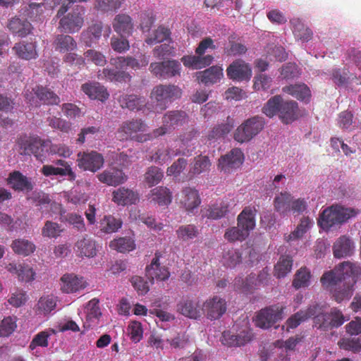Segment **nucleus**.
<instances>
[{"instance_id":"nucleus-1","label":"nucleus","mask_w":361,"mask_h":361,"mask_svg":"<svg viewBox=\"0 0 361 361\" xmlns=\"http://www.w3.org/2000/svg\"><path fill=\"white\" fill-rule=\"evenodd\" d=\"M262 112L269 118L278 115L285 124L291 123L299 117L298 103L293 100L284 101L281 95L271 97L264 105Z\"/></svg>"},{"instance_id":"nucleus-2","label":"nucleus","mask_w":361,"mask_h":361,"mask_svg":"<svg viewBox=\"0 0 361 361\" xmlns=\"http://www.w3.org/2000/svg\"><path fill=\"white\" fill-rule=\"evenodd\" d=\"M320 282L322 287L330 292L337 302L349 300L353 294L354 289L350 288L351 284H345L336 267L325 271L320 279Z\"/></svg>"},{"instance_id":"nucleus-3","label":"nucleus","mask_w":361,"mask_h":361,"mask_svg":"<svg viewBox=\"0 0 361 361\" xmlns=\"http://www.w3.org/2000/svg\"><path fill=\"white\" fill-rule=\"evenodd\" d=\"M255 209L245 207L238 216V226L227 229L224 238L229 242L243 241L255 226Z\"/></svg>"},{"instance_id":"nucleus-4","label":"nucleus","mask_w":361,"mask_h":361,"mask_svg":"<svg viewBox=\"0 0 361 361\" xmlns=\"http://www.w3.org/2000/svg\"><path fill=\"white\" fill-rule=\"evenodd\" d=\"M357 213L353 208L334 204L322 211L318 219V225L324 230H329L334 226L343 224Z\"/></svg>"},{"instance_id":"nucleus-5","label":"nucleus","mask_w":361,"mask_h":361,"mask_svg":"<svg viewBox=\"0 0 361 361\" xmlns=\"http://www.w3.org/2000/svg\"><path fill=\"white\" fill-rule=\"evenodd\" d=\"M146 124L141 119H132L122 123L116 135L120 140H132L138 142H145L149 138V135L142 134Z\"/></svg>"},{"instance_id":"nucleus-6","label":"nucleus","mask_w":361,"mask_h":361,"mask_svg":"<svg viewBox=\"0 0 361 361\" xmlns=\"http://www.w3.org/2000/svg\"><path fill=\"white\" fill-rule=\"evenodd\" d=\"M182 94L181 89L175 85H158L152 90L151 98L157 104V108L164 111L168 107V104L173 101L180 98Z\"/></svg>"},{"instance_id":"nucleus-7","label":"nucleus","mask_w":361,"mask_h":361,"mask_svg":"<svg viewBox=\"0 0 361 361\" xmlns=\"http://www.w3.org/2000/svg\"><path fill=\"white\" fill-rule=\"evenodd\" d=\"M25 97L31 106H38L39 102L47 105H58L59 97L47 87L36 85L31 91L27 90Z\"/></svg>"},{"instance_id":"nucleus-8","label":"nucleus","mask_w":361,"mask_h":361,"mask_svg":"<svg viewBox=\"0 0 361 361\" xmlns=\"http://www.w3.org/2000/svg\"><path fill=\"white\" fill-rule=\"evenodd\" d=\"M264 126V121L262 117L254 116L248 118L237 128L234 133V140L240 143L249 142L259 133Z\"/></svg>"},{"instance_id":"nucleus-9","label":"nucleus","mask_w":361,"mask_h":361,"mask_svg":"<svg viewBox=\"0 0 361 361\" xmlns=\"http://www.w3.org/2000/svg\"><path fill=\"white\" fill-rule=\"evenodd\" d=\"M85 8L77 6L71 12L60 17L59 28L61 31L68 33L78 32L84 24Z\"/></svg>"},{"instance_id":"nucleus-10","label":"nucleus","mask_w":361,"mask_h":361,"mask_svg":"<svg viewBox=\"0 0 361 361\" xmlns=\"http://www.w3.org/2000/svg\"><path fill=\"white\" fill-rule=\"evenodd\" d=\"M149 69L156 78L169 79L180 75L181 65L175 59H169L161 62H152Z\"/></svg>"},{"instance_id":"nucleus-11","label":"nucleus","mask_w":361,"mask_h":361,"mask_svg":"<svg viewBox=\"0 0 361 361\" xmlns=\"http://www.w3.org/2000/svg\"><path fill=\"white\" fill-rule=\"evenodd\" d=\"M284 307L279 305H271L259 310L255 317V322L261 329H269L283 317Z\"/></svg>"},{"instance_id":"nucleus-12","label":"nucleus","mask_w":361,"mask_h":361,"mask_svg":"<svg viewBox=\"0 0 361 361\" xmlns=\"http://www.w3.org/2000/svg\"><path fill=\"white\" fill-rule=\"evenodd\" d=\"M18 144L23 150L21 154H32L40 161L44 160L47 152V145L44 140L39 137H20L18 140Z\"/></svg>"},{"instance_id":"nucleus-13","label":"nucleus","mask_w":361,"mask_h":361,"mask_svg":"<svg viewBox=\"0 0 361 361\" xmlns=\"http://www.w3.org/2000/svg\"><path fill=\"white\" fill-rule=\"evenodd\" d=\"M202 310L208 319H219L227 310V302L224 298L213 295L204 302Z\"/></svg>"},{"instance_id":"nucleus-14","label":"nucleus","mask_w":361,"mask_h":361,"mask_svg":"<svg viewBox=\"0 0 361 361\" xmlns=\"http://www.w3.org/2000/svg\"><path fill=\"white\" fill-rule=\"evenodd\" d=\"M244 160V154L238 148H234L219 159L218 168L225 173H230L240 167Z\"/></svg>"},{"instance_id":"nucleus-15","label":"nucleus","mask_w":361,"mask_h":361,"mask_svg":"<svg viewBox=\"0 0 361 361\" xmlns=\"http://www.w3.org/2000/svg\"><path fill=\"white\" fill-rule=\"evenodd\" d=\"M337 271L345 285H350V288H353L359 276L361 274V268L356 263L349 261L343 262L336 267Z\"/></svg>"},{"instance_id":"nucleus-16","label":"nucleus","mask_w":361,"mask_h":361,"mask_svg":"<svg viewBox=\"0 0 361 361\" xmlns=\"http://www.w3.org/2000/svg\"><path fill=\"white\" fill-rule=\"evenodd\" d=\"M179 202L188 214L194 213L201 203L198 190L194 188L185 187L180 192Z\"/></svg>"},{"instance_id":"nucleus-17","label":"nucleus","mask_w":361,"mask_h":361,"mask_svg":"<svg viewBox=\"0 0 361 361\" xmlns=\"http://www.w3.org/2000/svg\"><path fill=\"white\" fill-rule=\"evenodd\" d=\"M6 183L14 190L24 192H31L35 185L31 178L24 176L19 171L11 172L6 178Z\"/></svg>"},{"instance_id":"nucleus-18","label":"nucleus","mask_w":361,"mask_h":361,"mask_svg":"<svg viewBox=\"0 0 361 361\" xmlns=\"http://www.w3.org/2000/svg\"><path fill=\"white\" fill-rule=\"evenodd\" d=\"M104 162V157L100 153L91 151L82 154L78 159V166L85 171L95 172L103 166Z\"/></svg>"},{"instance_id":"nucleus-19","label":"nucleus","mask_w":361,"mask_h":361,"mask_svg":"<svg viewBox=\"0 0 361 361\" xmlns=\"http://www.w3.org/2000/svg\"><path fill=\"white\" fill-rule=\"evenodd\" d=\"M228 77L233 80L242 81L251 77L250 66L241 59L234 61L226 70Z\"/></svg>"},{"instance_id":"nucleus-20","label":"nucleus","mask_w":361,"mask_h":361,"mask_svg":"<svg viewBox=\"0 0 361 361\" xmlns=\"http://www.w3.org/2000/svg\"><path fill=\"white\" fill-rule=\"evenodd\" d=\"M161 254L156 252L154 257L152 259L151 264L146 267V276L149 280L153 281H165L169 277V271L165 267H161L159 258Z\"/></svg>"},{"instance_id":"nucleus-21","label":"nucleus","mask_w":361,"mask_h":361,"mask_svg":"<svg viewBox=\"0 0 361 361\" xmlns=\"http://www.w3.org/2000/svg\"><path fill=\"white\" fill-rule=\"evenodd\" d=\"M318 309L319 305L314 304L310 305L306 310H301L293 314L286 322V331H288L290 329H295L302 322L313 317L318 312Z\"/></svg>"},{"instance_id":"nucleus-22","label":"nucleus","mask_w":361,"mask_h":361,"mask_svg":"<svg viewBox=\"0 0 361 361\" xmlns=\"http://www.w3.org/2000/svg\"><path fill=\"white\" fill-rule=\"evenodd\" d=\"M99 180L110 186H117L127 180V176L121 169L111 168L97 175Z\"/></svg>"},{"instance_id":"nucleus-23","label":"nucleus","mask_w":361,"mask_h":361,"mask_svg":"<svg viewBox=\"0 0 361 361\" xmlns=\"http://www.w3.org/2000/svg\"><path fill=\"white\" fill-rule=\"evenodd\" d=\"M81 90L91 99H97L101 102H104L109 96L106 88L96 82H89L82 84Z\"/></svg>"},{"instance_id":"nucleus-24","label":"nucleus","mask_w":361,"mask_h":361,"mask_svg":"<svg viewBox=\"0 0 361 361\" xmlns=\"http://www.w3.org/2000/svg\"><path fill=\"white\" fill-rule=\"evenodd\" d=\"M61 281L63 283L61 290L67 293L78 292L87 286V282L83 277H78L72 274H64Z\"/></svg>"},{"instance_id":"nucleus-25","label":"nucleus","mask_w":361,"mask_h":361,"mask_svg":"<svg viewBox=\"0 0 361 361\" xmlns=\"http://www.w3.org/2000/svg\"><path fill=\"white\" fill-rule=\"evenodd\" d=\"M112 25L114 31L119 34L121 37L130 36L134 27L131 17L124 13L116 15Z\"/></svg>"},{"instance_id":"nucleus-26","label":"nucleus","mask_w":361,"mask_h":361,"mask_svg":"<svg viewBox=\"0 0 361 361\" xmlns=\"http://www.w3.org/2000/svg\"><path fill=\"white\" fill-rule=\"evenodd\" d=\"M97 78L99 80H106L110 82H126L132 79L131 75L126 71L104 68L98 72Z\"/></svg>"},{"instance_id":"nucleus-27","label":"nucleus","mask_w":361,"mask_h":361,"mask_svg":"<svg viewBox=\"0 0 361 361\" xmlns=\"http://www.w3.org/2000/svg\"><path fill=\"white\" fill-rule=\"evenodd\" d=\"M185 150H181L180 148L175 147H164L159 148L154 154L151 157V160L156 163L164 164L171 161L174 157L178 155H185Z\"/></svg>"},{"instance_id":"nucleus-28","label":"nucleus","mask_w":361,"mask_h":361,"mask_svg":"<svg viewBox=\"0 0 361 361\" xmlns=\"http://www.w3.org/2000/svg\"><path fill=\"white\" fill-rule=\"evenodd\" d=\"M354 250V243L351 239L346 235H341L334 243L333 253L336 258H342L350 256Z\"/></svg>"},{"instance_id":"nucleus-29","label":"nucleus","mask_w":361,"mask_h":361,"mask_svg":"<svg viewBox=\"0 0 361 361\" xmlns=\"http://www.w3.org/2000/svg\"><path fill=\"white\" fill-rule=\"evenodd\" d=\"M282 91L305 103L310 101L311 91L305 83L286 85L282 88Z\"/></svg>"},{"instance_id":"nucleus-30","label":"nucleus","mask_w":361,"mask_h":361,"mask_svg":"<svg viewBox=\"0 0 361 361\" xmlns=\"http://www.w3.org/2000/svg\"><path fill=\"white\" fill-rule=\"evenodd\" d=\"M188 116L183 111L173 110L167 111L162 117V123L167 126L171 130L178 126H182L188 122Z\"/></svg>"},{"instance_id":"nucleus-31","label":"nucleus","mask_w":361,"mask_h":361,"mask_svg":"<svg viewBox=\"0 0 361 361\" xmlns=\"http://www.w3.org/2000/svg\"><path fill=\"white\" fill-rule=\"evenodd\" d=\"M197 79L205 85H210L216 83L222 78L223 69L221 66H213L209 68L197 72Z\"/></svg>"},{"instance_id":"nucleus-32","label":"nucleus","mask_w":361,"mask_h":361,"mask_svg":"<svg viewBox=\"0 0 361 361\" xmlns=\"http://www.w3.org/2000/svg\"><path fill=\"white\" fill-rule=\"evenodd\" d=\"M177 309L181 314L191 319H197L201 316L197 302L190 298H183L178 303Z\"/></svg>"},{"instance_id":"nucleus-33","label":"nucleus","mask_w":361,"mask_h":361,"mask_svg":"<svg viewBox=\"0 0 361 361\" xmlns=\"http://www.w3.org/2000/svg\"><path fill=\"white\" fill-rule=\"evenodd\" d=\"M112 200L118 205L133 204L138 200V195L128 188L122 187L113 192Z\"/></svg>"},{"instance_id":"nucleus-34","label":"nucleus","mask_w":361,"mask_h":361,"mask_svg":"<svg viewBox=\"0 0 361 361\" xmlns=\"http://www.w3.org/2000/svg\"><path fill=\"white\" fill-rule=\"evenodd\" d=\"M6 269L9 272L17 274L20 281L30 282L35 279V273L27 264L10 263Z\"/></svg>"},{"instance_id":"nucleus-35","label":"nucleus","mask_w":361,"mask_h":361,"mask_svg":"<svg viewBox=\"0 0 361 361\" xmlns=\"http://www.w3.org/2000/svg\"><path fill=\"white\" fill-rule=\"evenodd\" d=\"M13 50L19 58L25 60L35 59L38 56L36 44L33 42H20L16 43L13 47Z\"/></svg>"},{"instance_id":"nucleus-36","label":"nucleus","mask_w":361,"mask_h":361,"mask_svg":"<svg viewBox=\"0 0 361 361\" xmlns=\"http://www.w3.org/2000/svg\"><path fill=\"white\" fill-rule=\"evenodd\" d=\"M149 199L159 206H168L172 201V192L166 187L159 186L150 191Z\"/></svg>"},{"instance_id":"nucleus-37","label":"nucleus","mask_w":361,"mask_h":361,"mask_svg":"<svg viewBox=\"0 0 361 361\" xmlns=\"http://www.w3.org/2000/svg\"><path fill=\"white\" fill-rule=\"evenodd\" d=\"M290 22L293 25V33L295 39L302 42H307L312 39V31L306 27L300 19L294 18L290 20Z\"/></svg>"},{"instance_id":"nucleus-38","label":"nucleus","mask_w":361,"mask_h":361,"mask_svg":"<svg viewBox=\"0 0 361 361\" xmlns=\"http://www.w3.org/2000/svg\"><path fill=\"white\" fill-rule=\"evenodd\" d=\"M118 101L123 109L126 108L130 111H138L145 105V97L135 94L123 95Z\"/></svg>"},{"instance_id":"nucleus-39","label":"nucleus","mask_w":361,"mask_h":361,"mask_svg":"<svg viewBox=\"0 0 361 361\" xmlns=\"http://www.w3.org/2000/svg\"><path fill=\"white\" fill-rule=\"evenodd\" d=\"M55 49L64 53L74 50L77 47L75 39L70 35H58L54 42Z\"/></svg>"},{"instance_id":"nucleus-40","label":"nucleus","mask_w":361,"mask_h":361,"mask_svg":"<svg viewBox=\"0 0 361 361\" xmlns=\"http://www.w3.org/2000/svg\"><path fill=\"white\" fill-rule=\"evenodd\" d=\"M75 247L82 257H93L97 254L95 242L90 238H83L78 240Z\"/></svg>"},{"instance_id":"nucleus-41","label":"nucleus","mask_w":361,"mask_h":361,"mask_svg":"<svg viewBox=\"0 0 361 361\" xmlns=\"http://www.w3.org/2000/svg\"><path fill=\"white\" fill-rule=\"evenodd\" d=\"M8 27L13 33L23 37L30 32L31 24L27 20L13 18L9 21Z\"/></svg>"},{"instance_id":"nucleus-42","label":"nucleus","mask_w":361,"mask_h":361,"mask_svg":"<svg viewBox=\"0 0 361 361\" xmlns=\"http://www.w3.org/2000/svg\"><path fill=\"white\" fill-rule=\"evenodd\" d=\"M293 196L289 192H281L274 198L275 209L281 214L285 215L290 212Z\"/></svg>"},{"instance_id":"nucleus-43","label":"nucleus","mask_w":361,"mask_h":361,"mask_svg":"<svg viewBox=\"0 0 361 361\" xmlns=\"http://www.w3.org/2000/svg\"><path fill=\"white\" fill-rule=\"evenodd\" d=\"M55 334L56 331L53 329H49L37 333L31 341L29 349L33 351L37 347L47 348L49 345V338Z\"/></svg>"},{"instance_id":"nucleus-44","label":"nucleus","mask_w":361,"mask_h":361,"mask_svg":"<svg viewBox=\"0 0 361 361\" xmlns=\"http://www.w3.org/2000/svg\"><path fill=\"white\" fill-rule=\"evenodd\" d=\"M293 259L289 255H282L274 266V276L277 278L285 277L291 271Z\"/></svg>"},{"instance_id":"nucleus-45","label":"nucleus","mask_w":361,"mask_h":361,"mask_svg":"<svg viewBox=\"0 0 361 361\" xmlns=\"http://www.w3.org/2000/svg\"><path fill=\"white\" fill-rule=\"evenodd\" d=\"M87 313L86 321L88 323V326L97 324L98 320L102 315L100 308L99 307V300L93 298L90 300L87 305Z\"/></svg>"},{"instance_id":"nucleus-46","label":"nucleus","mask_w":361,"mask_h":361,"mask_svg":"<svg viewBox=\"0 0 361 361\" xmlns=\"http://www.w3.org/2000/svg\"><path fill=\"white\" fill-rule=\"evenodd\" d=\"M11 247L13 252L18 255L27 256L35 250V245L28 240L17 239L13 241Z\"/></svg>"},{"instance_id":"nucleus-47","label":"nucleus","mask_w":361,"mask_h":361,"mask_svg":"<svg viewBox=\"0 0 361 361\" xmlns=\"http://www.w3.org/2000/svg\"><path fill=\"white\" fill-rule=\"evenodd\" d=\"M233 128V122L228 118L226 123L219 124L212 128L207 135V139L212 140L224 137L231 132Z\"/></svg>"},{"instance_id":"nucleus-48","label":"nucleus","mask_w":361,"mask_h":361,"mask_svg":"<svg viewBox=\"0 0 361 361\" xmlns=\"http://www.w3.org/2000/svg\"><path fill=\"white\" fill-rule=\"evenodd\" d=\"M42 173L45 176H68V180L73 181L75 179V174L72 169H61L55 167L51 165H44L41 169Z\"/></svg>"},{"instance_id":"nucleus-49","label":"nucleus","mask_w":361,"mask_h":361,"mask_svg":"<svg viewBox=\"0 0 361 361\" xmlns=\"http://www.w3.org/2000/svg\"><path fill=\"white\" fill-rule=\"evenodd\" d=\"M100 224L102 231L106 233H112L121 228L123 221L121 219H116L112 215H107L101 220Z\"/></svg>"},{"instance_id":"nucleus-50","label":"nucleus","mask_w":361,"mask_h":361,"mask_svg":"<svg viewBox=\"0 0 361 361\" xmlns=\"http://www.w3.org/2000/svg\"><path fill=\"white\" fill-rule=\"evenodd\" d=\"M109 246L111 249L119 252H130L135 248L134 240L127 237L119 238L111 240Z\"/></svg>"},{"instance_id":"nucleus-51","label":"nucleus","mask_w":361,"mask_h":361,"mask_svg":"<svg viewBox=\"0 0 361 361\" xmlns=\"http://www.w3.org/2000/svg\"><path fill=\"white\" fill-rule=\"evenodd\" d=\"M171 34V31L169 28L161 25L154 30L152 36L145 39V42L147 44L160 43L165 40L171 42L172 41Z\"/></svg>"},{"instance_id":"nucleus-52","label":"nucleus","mask_w":361,"mask_h":361,"mask_svg":"<svg viewBox=\"0 0 361 361\" xmlns=\"http://www.w3.org/2000/svg\"><path fill=\"white\" fill-rule=\"evenodd\" d=\"M198 234V228L194 224L183 225L176 230L177 238L182 241L192 240L195 238Z\"/></svg>"},{"instance_id":"nucleus-53","label":"nucleus","mask_w":361,"mask_h":361,"mask_svg":"<svg viewBox=\"0 0 361 361\" xmlns=\"http://www.w3.org/2000/svg\"><path fill=\"white\" fill-rule=\"evenodd\" d=\"M124 0H96L94 8L103 13L115 12L121 7Z\"/></svg>"},{"instance_id":"nucleus-54","label":"nucleus","mask_w":361,"mask_h":361,"mask_svg":"<svg viewBox=\"0 0 361 361\" xmlns=\"http://www.w3.org/2000/svg\"><path fill=\"white\" fill-rule=\"evenodd\" d=\"M228 211V205L221 202L209 206L202 216L211 219H218L224 216Z\"/></svg>"},{"instance_id":"nucleus-55","label":"nucleus","mask_w":361,"mask_h":361,"mask_svg":"<svg viewBox=\"0 0 361 361\" xmlns=\"http://www.w3.org/2000/svg\"><path fill=\"white\" fill-rule=\"evenodd\" d=\"M211 162L207 156L199 155L194 158L193 164L190 173L193 175H199L209 170Z\"/></svg>"},{"instance_id":"nucleus-56","label":"nucleus","mask_w":361,"mask_h":361,"mask_svg":"<svg viewBox=\"0 0 361 361\" xmlns=\"http://www.w3.org/2000/svg\"><path fill=\"white\" fill-rule=\"evenodd\" d=\"M314 316L313 322L315 327L322 331L332 329L329 313L322 312V307L319 305L318 312Z\"/></svg>"},{"instance_id":"nucleus-57","label":"nucleus","mask_w":361,"mask_h":361,"mask_svg":"<svg viewBox=\"0 0 361 361\" xmlns=\"http://www.w3.org/2000/svg\"><path fill=\"white\" fill-rule=\"evenodd\" d=\"M311 224L312 222L310 218H302L296 228L286 237V240L291 241L300 238L308 231Z\"/></svg>"},{"instance_id":"nucleus-58","label":"nucleus","mask_w":361,"mask_h":361,"mask_svg":"<svg viewBox=\"0 0 361 361\" xmlns=\"http://www.w3.org/2000/svg\"><path fill=\"white\" fill-rule=\"evenodd\" d=\"M269 269L267 267L264 268L259 271L256 276L255 274H251L247 276V281L255 279L252 283H248L250 288H257L261 286H267L270 280Z\"/></svg>"},{"instance_id":"nucleus-59","label":"nucleus","mask_w":361,"mask_h":361,"mask_svg":"<svg viewBox=\"0 0 361 361\" xmlns=\"http://www.w3.org/2000/svg\"><path fill=\"white\" fill-rule=\"evenodd\" d=\"M310 277V271L306 267L300 268L295 274L293 286L296 289L308 286Z\"/></svg>"},{"instance_id":"nucleus-60","label":"nucleus","mask_w":361,"mask_h":361,"mask_svg":"<svg viewBox=\"0 0 361 361\" xmlns=\"http://www.w3.org/2000/svg\"><path fill=\"white\" fill-rule=\"evenodd\" d=\"M103 30V25L102 22H96L90 25L86 30L82 33L83 36H87L90 39L85 43L87 46L90 47L92 42L97 41L102 36Z\"/></svg>"},{"instance_id":"nucleus-61","label":"nucleus","mask_w":361,"mask_h":361,"mask_svg":"<svg viewBox=\"0 0 361 361\" xmlns=\"http://www.w3.org/2000/svg\"><path fill=\"white\" fill-rule=\"evenodd\" d=\"M63 231V228L58 223L47 221L42 229V235L49 238H56Z\"/></svg>"},{"instance_id":"nucleus-62","label":"nucleus","mask_w":361,"mask_h":361,"mask_svg":"<svg viewBox=\"0 0 361 361\" xmlns=\"http://www.w3.org/2000/svg\"><path fill=\"white\" fill-rule=\"evenodd\" d=\"M163 177V171L157 166H150L145 174V181L149 187L158 184Z\"/></svg>"},{"instance_id":"nucleus-63","label":"nucleus","mask_w":361,"mask_h":361,"mask_svg":"<svg viewBox=\"0 0 361 361\" xmlns=\"http://www.w3.org/2000/svg\"><path fill=\"white\" fill-rule=\"evenodd\" d=\"M17 319L16 317H6L0 323V337L10 336L16 329Z\"/></svg>"},{"instance_id":"nucleus-64","label":"nucleus","mask_w":361,"mask_h":361,"mask_svg":"<svg viewBox=\"0 0 361 361\" xmlns=\"http://www.w3.org/2000/svg\"><path fill=\"white\" fill-rule=\"evenodd\" d=\"M341 349L352 351L355 353L361 350V339L360 338H344L338 341Z\"/></svg>"}]
</instances>
